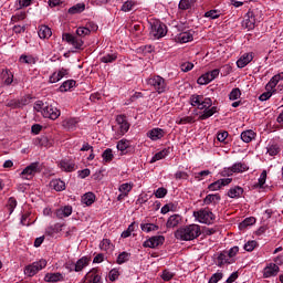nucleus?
Here are the masks:
<instances>
[{
  "instance_id": "nucleus-1",
  "label": "nucleus",
  "mask_w": 283,
  "mask_h": 283,
  "mask_svg": "<svg viewBox=\"0 0 283 283\" xmlns=\"http://www.w3.org/2000/svg\"><path fill=\"white\" fill-rule=\"evenodd\" d=\"M200 226L192 223L189 226H185L175 231V238L177 240H182L185 242H190L191 240H196V238H200L201 234Z\"/></svg>"
},
{
  "instance_id": "nucleus-2",
  "label": "nucleus",
  "mask_w": 283,
  "mask_h": 283,
  "mask_svg": "<svg viewBox=\"0 0 283 283\" xmlns=\"http://www.w3.org/2000/svg\"><path fill=\"white\" fill-rule=\"evenodd\" d=\"M33 109L40 112L43 118H50V120H56L61 116V111L54 104L43 103V101H36Z\"/></svg>"
},
{
  "instance_id": "nucleus-3",
  "label": "nucleus",
  "mask_w": 283,
  "mask_h": 283,
  "mask_svg": "<svg viewBox=\"0 0 283 283\" xmlns=\"http://www.w3.org/2000/svg\"><path fill=\"white\" fill-rule=\"evenodd\" d=\"M146 84L153 87L157 94H165L169 90L167 81L160 75H153L146 78Z\"/></svg>"
},
{
  "instance_id": "nucleus-4",
  "label": "nucleus",
  "mask_w": 283,
  "mask_h": 283,
  "mask_svg": "<svg viewBox=\"0 0 283 283\" xmlns=\"http://www.w3.org/2000/svg\"><path fill=\"white\" fill-rule=\"evenodd\" d=\"M150 36L155 40L167 36V25L160 22V20H153L150 22Z\"/></svg>"
},
{
  "instance_id": "nucleus-5",
  "label": "nucleus",
  "mask_w": 283,
  "mask_h": 283,
  "mask_svg": "<svg viewBox=\"0 0 283 283\" xmlns=\"http://www.w3.org/2000/svg\"><path fill=\"white\" fill-rule=\"evenodd\" d=\"M129 127H132V125L129 124L127 116H125V115L116 116V126L113 127V129H115V132H116L115 133L116 136H118V137L125 136L127 134V132H129Z\"/></svg>"
},
{
  "instance_id": "nucleus-6",
  "label": "nucleus",
  "mask_w": 283,
  "mask_h": 283,
  "mask_svg": "<svg viewBox=\"0 0 283 283\" xmlns=\"http://www.w3.org/2000/svg\"><path fill=\"white\" fill-rule=\"evenodd\" d=\"M193 218L197 220V222H200V224H211L216 220V214L206 208L195 211Z\"/></svg>"
},
{
  "instance_id": "nucleus-7",
  "label": "nucleus",
  "mask_w": 283,
  "mask_h": 283,
  "mask_svg": "<svg viewBox=\"0 0 283 283\" xmlns=\"http://www.w3.org/2000/svg\"><path fill=\"white\" fill-rule=\"evenodd\" d=\"M190 104L197 109H209L213 105V101L210 97H203L202 95H191Z\"/></svg>"
},
{
  "instance_id": "nucleus-8",
  "label": "nucleus",
  "mask_w": 283,
  "mask_h": 283,
  "mask_svg": "<svg viewBox=\"0 0 283 283\" xmlns=\"http://www.w3.org/2000/svg\"><path fill=\"white\" fill-rule=\"evenodd\" d=\"M235 255H238V249H230L229 251L223 250L214 259V264H217V266H224V264H231V262H233L231 258H235Z\"/></svg>"
},
{
  "instance_id": "nucleus-9",
  "label": "nucleus",
  "mask_w": 283,
  "mask_h": 283,
  "mask_svg": "<svg viewBox=\"0 0 283 283\" xmlns=\"http://www.w3.org/2000/svg\"><path fill=\"white\" fill-rule=\"evenodd\" d=\"M45 266H48V261L41 259L38 262L27 265L24 268V275H28V277H34V275H36L39 271L45 269Z\"/></svg>"
},
{
  "instance_id": "nucleus-10",
  "label": "nucleus",
  "mask_w": 283,
  "mask_h": 283,
  "mask_svg": "<svg viewBox=\"0 0 283 283\" xmlns=\"http://www.w3.org/2000/svg\"><path fill=\"white\" fill-rule=\"evenodd\" d=\"M40 171L39 163H32L22 170L21 178L22 180H32Z\"/></svg>"
},
{
  "instance_id": "nucleus-11",
  "label": "nucleus",
  "mask_w": 283,
  "mask_h": 283,
  "mask_svg": "<svg viewBox=\"0 0 283 283\" xmlns=\"http://www.w3.org/2000/svg\"><path fill=\"white\" fill-rule=\"evenodd\" d=\"M220 76V71L218 69H214L212 71H209L205 74H202L198 80L197 83L198 85H209L211 81H216Z\"/></svg>"
},
{
  "instance_id": "nucleus-12",
  "label": "nucleus",
  "mask_w": 283,
  "mask_h": 283,
  "mask_svg": "<svg viewBox=\"0 0 283 283\" xmlns=\"http://www.w3.org/2000/svg\"><path fill=\"white\" fill-rule=\"evenodd\" d=\"M63 41H66L70 45H72L75 50H83V39L76 38L70 33H64L62 35Z\"/></svg>"
},
{
  "instance_id": "nucleus-13",
  "label": "nucleus",
  "mask_w": 283,
  "mask_h": 283,
  "mask_svg": "<svg viewBox=\"0 0 283 283\" xmlns=\"http://www.w3.org/2000/svg\"><path fill=\"white\" fill-rule=\"evenodd\" d=\"M242 28L244 30L251 31L255 30V14L252 11H249L241 22Z\"/></svg>"
},
{
  "instance_id": "nucleus-14",
  "label": "nucleus",
  "mask_w": 283,
  "mask_h": 283,
  "mask_svg": "<svg viewBox=\"0 0 283 283\" xmlns=\"http://www.w3.org/2000/svg\"><path fill=\"white\" fill-rule=\"evenodd\" d=\"M165 244V237L164 235H155L150 239L146 240L143 247L148 249H156V247H163Z\"/></svg>"
},
{
  "instance_id": "nucleus-15",
  "label": "nucleus",
  "mask_w": 283,
  "mask_h": 283,
  "mask_svg": "<svg viewBox=\"0 0 283 283\" xmlns=\"http://www.w3.org/2000/svg\"><path fill=\"white\" fill-rule=\"evenodd\" d=\"M78 123H81L78 117H67L62 122V127L65 132H75L76 127H78Z\"/></svg>"
},
{
  "instance_id": "nucleus-16",
  "label": "nucleus",
  "mask_w": 283,
  "mask_h": 283,
  "mask_svg": "<svg viewBox=\"0 0 283 283\" xmlns=\"http://www.w3.org/2000/svg\"><path fill=\"white\" fill-rule=\"evenodd\" d=\"M83 283H103V279L101 277L98 270L93 269L86 273Z\"/></svg>"
},
{
  "instance_id": "nucleus-17",
  "label": "nucleus",
  "mask_w": 283,
  "mask_h": 283,
  "mask_svg": "<svg viewBox=\"0 0 283 283\" xmlns=\"http://www.w3.org/2000/svg\"><path fill=\"white\" fill-rule=\"evenodd\" d=\"M280 273V266L275 263H270L263 270V277H275Z\"/></svg>"
},
{
  "instance_id": "nucleus-18",
  "label": "nucleus",
  "mask_w": 283,
  "mask_h": 283,
  "mask_svg": "<svg viewBox=\"0 0 283 283\" xmlns=\"http://www.w3.org/2000/svg\"><path fill=\"white\" fill-rule=\"evenodd\" d=\"M232 179L231 178H223V179H219L214 182H212L208 189L210 191H218V189H220L221 187H227V185H231Z\"/></svg>"
},
{
  "instance_id": "nucleus-19",
  "label": "nucleus",
  "mask_w": 283,
  "mask_h": 283,
  "mask_svg": "<svg viewBox=\"0 0 283 283\" xmlns=\"http://www.w3.org/2000/svg\"><path fill=\"white\" fill-rule=\"evenodd\" d=\"M251 61H253V53H244L238 61L237 66L242 70V67H247Z\"/></svg>"
},
{
  "instance_id": "nucleus-20",
  "label": "nucleus",
  "mask_w": 283,
  "mask_h": 283,
  "mask_svg": "<svg viewBox=\"0 0 283 283\" xmlns=\"http://www.w3.org/2000/svg\"><path fill=\"white\" fill-rule=\"evenodd\" d=\"M176 41H178V43H189L191 41H193V31H186V32H181L176 36Z\"/></svg>"
},
{
  "instance_id": "nucleus-21",
  "label": "nucleus",
  "mask_w": 283,
  "mask_h": 283,
  "mask_svg": "<svg viewBox=\"0 0 283 283\" xmlns=\"http://www.w3.org/2000/svg\"><path fill=\"white\" fill-rule=\"evenodd\" d=\"M56 218L63 220V218H70L72 216V206H64L55 211Z\"/></svg>"
},
{
  "instance_id": "nucleus-22",
  "label": "nucleus",
  "mask_w": 283,
  "mask_h": 283,
  "mask_svg": "<svg viewBox=\"0 0 283 283\" xmlns=\"http://www.w3.org/2000/svg\"><path fill=\"white\" fill-rule=\"evenodd\" d=\"M180 222H182V217L180 214H172L168 218L166 227L167 229H176Z\"/></svg>"
},
{
  "instance_id": "nucleus-23",
  "label": "nucleus",
  "mask_w": 283,
  "mask_h": 283,
  "mask_svg": "<svg viewBox=\"0 0 283 283\" xmlns=\"http://www.w3.org/2000/svg\"><path fill=\"white\" fill-rule=\"evenodd\" d=\"M150 140H160L165 136V130L163 128H153L147 133Z\"/></svg>"
},
{
  "instance_id": "nucleus-24",
  "label": "nucleus",
  "mask_w": 283,
  "mask_h": 283,
  "mask_svg": "<svg viewBox=\"0 0 283 283\" xmlns=\"http://www.w3.org/2000/svg\"><path fill=\"white\" fill-rule=\"evenodd\" d=\"M171 154V148H164L163 150L158 151L154 155V157L150 159V163H158V160H163V158H167Z\"/></svg>"
},
{
  "instance_id": "nucleus-25",
  "label": "nucleus",
  "mask_w": 283,
  "mask_h": 283,
  "mask_svg": "<svg viewBox=\"0 0 283 283\" xmlns=\"http://www.w3.org/2000/svg\"><path fill=\"white\" fill-rule=\"evenodd\" d=\"M280 81H283V72L274 75L266 84V90H275Z\"/></svg>"
},
{
  "instance_id": "nucleus-26",
  "label": "nucleus",
  "mask_w": 283,
  "mask_h": 283,
  "mask_svg": "<svg viewBox=\"0 0 283 283\" xmlns=\"http://www.w3.org/2000/svg\"><path fill=\"white\" fill-rule=\"evenodd\" d=\"M38 34L40 39H50L52 36V29L45 24L40 25Z\"/></svg>"
},
{
  "instance_id": "nucleus-27",
  "label": "nucleus",
  "mask_w": 283,
  "mask_h": 283,
  "mask_svg": "<svg viewBox=\"0 0 283 283\" xmlns=\"http://www.w3.org/2000/svg\"><path fill=\"white\" fill-rule=\"evenodd\" d=\"M50 188L54 191H65V181L61 179H53L50 181Z\"/></svg>"
},
{
  "instance_id": "nucleus-28",
  "label": "nucleus",
  "mask_w": 283,
  "mask_h": 283,
  "mask_svg": "<svg viewBox=\"0 0 283 283\" xmlns=\"http://www.w3.org/2000/svg\"><path fill=\"white\" fill-rule=\"evenodd\" d=\"M60 167L63 171H74V169H76V165L74 164V161L70 160V159H63L60 163Z\"/></svg>"
},
{
  "instance_id": "nucleus-29",
  "label": "nucleus",
  "mask_w": 283,
  "mask_h": 283,
  "mask_svg": "<svg viewBox=\"0 0 283 283\" xmlns=\"http://www.w3.org/2000/svg\"><path fill=\"white\" fill-rule=\"evenodd\" d=\"M213 114H218V107L212 106L211 108H206L202 114L199 116V120H207V118H211Z\"/></svg>"
},
{
  "instance_id": "nucleus-30",
  "label": "nucleus",
  "mask_w": 283,
  "mask_h": 283,
  "mask_svg": "<svg viewBox=\"0 0 283 283\" xmlns=\"http://www.w3.org/2000/svg\"><path fill=\"white\" fill-rule=\"evenodd\" d=\"M1 78L4 85H12V82L14 81V75H12V72H10L9 70H2Z\"/></svg>"
},
{
  "instance_id": "nucleus-31",
  "label": "nucleus",
  "mask_w": 283,
  "mask_h": 283,
  "mask_svg": "<svg viewBox=\"0 0 283 283\" xmlns=\"http://www.w3.org/2000/svg\"><path fill=\"white\" fill-rule=\"evenodd\" d=\"M266 154H269V156H277V154H280V145L275 142H270L266 147Z\"/></svg>"
},
{
  "instance_id": "nucleus-32",
  "label": "nucleus",
  "mask_w": 283,
  "mask_h": 283,
  "mask_svg": "<svg viewBox=\"0 0 283 283\" xmlns=\"http://www.w3.org/2000/svg\"><path fill=\"white\" fill-rule=\"evenodd\" d=\"M92 261V258L90 256H83L80 260H77L76 264H75V271L78 273V271H83L84 266H87V264H90V262Z\"/></svg>"
},
{
  "instance_id": "nucleus-33",
  "label": "nucleus",
  "mask_w": 283,
  "mask_h": 283,
  "mask_svg": "<svg viewBox=\"0 0 283 283\" xmlns=\"http://www.w3.org/2000/svg\"><path fill=\"white\" fill-rule=\"evenodd\" d=\"M94 200H96V195H94L93 192H86L82 197V202L83 205H86V207L94 205Z\"/></svg>"
},
{
  "instance_id": "nucleus-34",
  "label": "nucleus",
  "mask_w": 283,
  "mask_h": 283,
  "mask_svg": "<svg viewBox=\"0 0 283 283\" xmlns=\"http://www.w3.org/2000/svg\"><path fill=\"white\" fill-rule=\"evenodd\" d=\"M44 280L45 282H61V280H63V274L61 273H48L45 276H44Z\"/></svg>"
},
{
  "instance_id": "nucleus-35",
  "label": "nucleus",
  "mask_w": 283,
  "mask_h": 283,
  "mask_svg": "<svg viewBox=\"0 0 283 283\" xmlns=\"http://www.w3.org/2000/svg\"><path fill=\"white\" fill-rule=\"evenodd\" d=\"M255 138V132L249 129L241 133V140L243 143H251Z\"/></svg>"
},
{
  "instance_id": "nucleus-36",
  "label": "nucleus",
  "mask_w": 283,
  "mask_h": 283,
  "mask_svg": "<svg viewBox=\"0 0 283 283\" xmlns=\"http://www.w3.org/2000/svg\"><path fill=\"white\" fill-rule=\"evenodd\" d=\"M138 229V223L132 222L126 230L122 232V238H130L132 233Z\"/></svg>"
},
{
  "instance_id": "nucleus-37",
  "label": "nucleus",
  "mask_w": 283,
  "mask_h": 283,
  "mask_svg": "<svg viewBox=\"0 0 283 283\" xmlns=\"http://www.w3.org/2000/svg\"><path fill=\"white\" fill-rule=\"evenodd\" d=\"M72 87H76V81L67 80L59 88L60 92H70Z\"/></svg>"
},
{
  "instance_id": "nucleus-38",
  "label": "nucleus",
  "mask_w": 283,
  "mask_h": 283,
  "mask_svg": "<svg viewBox=\"0 0 283 283\" xmlns=\"http://www.w3.org/2000/svg\"><path fill=\"white\" fill-rule=\"evenodd\" d=\"M242 193H244V189H242V187H238V186L234 188H231L228 191L229 198H240V196H242Z\"/></svg>"
},
{
  "instance_id": "nucleus-39",
  "label": "nucleus",
  "mask_w": 283,
  "mask_h": 283,
  "mask_svg": "<svg viewBox=\"0 0 283 283\" xmlns=\"http://www.w3.org/2000/svg\"><path fill=\"white\" fill-rule=\"evenodd\" d=\"M134 189V184L133 182H126L122 184L118 188L119 193H124L126 196H129V192Z\"/></svg>"
},
{
  "instance_id": "nucleus-40",
  "label": "nucleus",
  "mask_w": 283,
  "mask_h": 283,
  "mask_svg": "<svg viewBox=\"0 0 283 283\" xmlns=\"http://www.w3.org/2000/svg\"><path fill=\"white\" fill-rule=\"evenodd\" d=\"M85 11V3H77L69 9V14H81Z\"/></svg>"
},
{
  "instance_id": "nucleus-41",
  "label": "nucleus",
  "mask_w": 283,
  "mask_h": 283,
  "mask_svg": "<svg viewBox=\"0 0 283 283\" xmlns=\"http://www.w3.org/2000/svg\"><path fill=\"white\" fill-rule=\"evenodd\" d=\"M140 229L145 233H151V231H158L159 227L154 223H142Z\"/></svg>"
},
{
  "instance_id": "nucleus-42",
  "label": "nucleus",
  "mask_w": 283,
  "mask_h": 283,
  "mask_svg": "<svg viewBox=\"0 0 283 283\" xmlns=\"http://www.w3.org/2000/svg\"><path fill=\"white\" fill-rule=\"evenodd\" d=\"M232 169H233L234 174H242V172L249 170V166H247V164H244V163H235L232 166Z\"/></svg>"
},
{
  "instance_id": "nucleus-43",
  "label": "nucleus",
  "mask_w": 283,
  "mask_h": 283,
  "mask_svg": "<svg viewBox=\"0 0 283 283\" xmlns=\"http://www.w3.org/2000/svg\"><path fill=\"white\" fill-rule=\"evenodd\" d=\"M134 8H136V1L128 0L123 3L120 10H122V12H132V10H134Z\"/></svg>"
},
{
  "instance_id": "nucleus-44",
  "label": "nucleus",
  "mask_w": 283,
  "mask_h": 283,
  "mask_svg": "<svg viewBox=\"0 0 283 283\" xmlns=\"http://www.w3.org/2000/svg\"><path fill=\"white\" fill-rule=\"evenodd\" d=\"M205 205H213L216 202H220V195L216 193V195H208L205 199H203Z\"/></svg>"
},
{
  "instance_id": "nucleus-45",
  "label": "nucleus",
  "mask_w": 283,
  "mask_h": 283,
  "mask_svg": "<svg viewBox=\"0 0 283 283\" xmlns=\"http://www.w3.org/2000/svg\"><path fill=\"white\" fill-rule=\"evenodd\" d=\"M118 59L116 53H108L101 57V63H114Z\"/></svg>"
},
{
  "instance_id": "nucleus-46",
  "label": "nucleus",
  "mask_w": 283,
  "mask_h": 283,
  "mask_svg": "<svg viewBox=\"0 0 283 283\" xmlns=\"http://www.w3.org/2000/svg\"><path fill=\"white\" fill-rule=\"evenodd\" d=\"M132 258V253L129 252H122L117 256V264H125V262H129Z\"/></svg>"
},
{
  "instance_id": "nucleus-47",
  "label": "nucleus",
  "mask_w": 283,
  "mask_h": 283,
  "mask_svg": "<svg viewBox=\"0 0 283 283\" xmlns=\"http://www.w3.org/2000/svg\"><path fill=\"white\" fill-rule=\"evenodd\" d=\"M20 63H25L27 65H34L36 63V57L32 55H21Z\"/></svg>"
},
{
  "instance_id": "nucleus-48",
  "label": "nucleus",
  "mask_w": 283,
  "mask_h": 283,
  "mask_svg": "<svg viewBox=\"0 0 283 283\" xmlns=\"http://www.w3.org/2000/svg\"><path fill=\"white\" fill-rule=\"evenodd\" d=\"M17 199L14 197H10L8 199V202H7V208L9 209V213L10 216H12V213H14V209H17Z\"/></svg>"
},
{
  "instance_id": "nucleus-49",
  "label": "nucleus",
  "mask_w": 283,
  "mask_h": 283,
  "mask_svg": "<svg viewBox=\"0 0 283 283\" xmlns=\"http://www.w3.org/2000/svg\"><path fill=\"white\" fill-rule=\"evenodd\" d=\"M102 158L104 163H112L114 160V153L112 151V148H107L106 150L103 151Z\"/></svg>"
},
{
  "instance_id": "nucleus-50",
  "label": "nucleus",
  "mask_w": 283,
  "mask_h": 283,
  "mask_svg": "<svg viewBox=\"0 0 283 283\" xmlns=\"http://www.w3.org/2000/svg\"><path fill=\"white\" fill-rule=\"evenodd\" d=\"M196 3V0H180L179 10H189Z\"/></svg>"
},
{
  "instance_id": "nucleus-51",
  "label": "nucleus",
  "mask_w": 283,
  "mask_h": 283,
  "mask_svg": "<svg viewBox=\"0 0 283 283\" xmlns=\"http://www.w3.org/2000/svg\"><path fill=\"white\" fill-rule=\"evenodd\" d=\"M33 145H35L36 147H48V137L40 136L33 139Z\"/></svg>"
},
{
  "instance_id": "nucleus-52",
  "label": "nucleus",
  "mask_w": 283,
  "mask_h": 283,
  "mask_svg": "<svg viewBox=\"0 0 283 283\" xmlns=\"http://www.w3.org/2000/svg\"><path fill=\"white\" fill-rule=\"evenodd\" d=\"M129 145H130L129 140H127V139H120V140L117 143V149H118V151H122V153H123V151L129 149Z\"/></svg>"
},
{
  "instance_id": "nucleus-53",
  "label": "nucleus",
  "mask_w": 283,
  "mask_h": 283,
  "mask_svg": "<svg viewBox=\"0 0 283 283\" xmlns=\"http://www.w3.org/2000/svg\"><path fill=\"white\" fill-rule=\"evenodd\" d=\"M27 17L25 11H20L18 13H15L14 15H12L11 18V23H19V21H23Z\"/></svg>"
},
{
  "instance_id": "nucleus-54",
  "label": "nucleus",
  "mask_w": 283,
  "mask_h": 283,
  "mask_svg": "<svg viewBox=\"0 0 283 283\" xmlns=\"http://www.w3.org/2000/svg\"><path fill=\"white\" fill-rule=\"evenodd\" d=\"M191 123H193V117H191V116L178 117L176 119L177 125H189Z\"/></svg>"
},
{
  "instance_id": "nucleus-55",
  "label": "nucleus",
  "mask_w": 283,
  "mask_h": 283,
  "mask_svg": "<svg viewBox=\"0 0 283 283\" xmlns=\"http://www.w3.org/2000/svg\"><path fill=\"white\" fill-rule=\"evenodd\" d=\"M91 32L92 30H90L87 27H80L76 29L77 36H87L91 34Z\"/></svg>"
},
{
  "instance_id": "nucleus-56",
  "label": "nucleus",
  "mask_w": 283,
  "mask_h": 283,
  "mask_svg": "<svg viewBox=\"0 0 283 283\" xmlns=\"http://www.w3.org/2000/svg\"><path fill=\"white\" fill-rule=\"evenodd\" d=\"M252 224H255V218L250 217L244 219L239 227L240 229H244L245 227H252Z\"/></svg>"
},
{
  "instance_id": "nucleus-57",
  "label": "nucleus",
  "mask_w": 283,
  "mask_h": 283,
  "mask_svg": "<svg viewBox=\"0 0 283 283\" xmlns=\"http://www.w3.org/2000/svg\"><path fill=\"white\" fill-rule=\"evenodd\" d=\"M207 176H211V171L209 170H202L200 172H196L195 174V178L196 180H198L200 182V180H205V178H207Z\"/></svg>"
},
{
  "instance_id": "nucleus-58",
  "label": "nucleus",
  "mask_w": 283,
  "mask_h": 283,
  "mask_svg": "<svg viewBox=\"0 0 283 283\" xmlns=\"http://www.w3.org/2000/svg\"><path fill=\"white\" fill-rule=\"evenodd\" d=\"M242 95V93L240 92V88H233L230 94H229V98L230 101H238V98Z\"/></svg>"
},
{
  "instance_id": "nucleus-59",
  "label": "nucleus",
  "mask_w": 283,
  "mask_h": 283,
  "mask_svg": "<svg viewBox=\"0 0 283 283\" xmlns=\"http://www.w3.org/2000/svg\"><path fill=\"white\" fill-rule=\"evenodd\" d=\"M33 1H34V0H17L19 10L32 6V2H33Z\"/></svg>"
},
{
  "instance_id": "nucleus-60",
  "label": "nucleus",
  "mask_w": 283,
  "mask_h": 283,
  "mask_svg": "<svg viewBox=\"0 0 283 283\" xmlns=\"http://www.w3.org/2000/svg\"><path fill=\"white\" fill-rule=\"evenodd\" d=\"M180 70H181V72H191V70H193V63H191V62H184L180 65Z\"/></svg>"
},
{
  "instance_id": "nucleus-61",
  "label": "nucleus",
  "mask_w": 283,
  "mask_h": 283,
  "mask_svg": "<svg viewBox=\"0 0 283 283\" xmlns=\"http://www.w3.org/2000/svg\"><path fill=\"white\" fill-rule=\"evenodd\" d=\"M207 19H218L220 17V12L218 10H210L205 13Z\"/></svg>"
},
{
  "instance_id": "nucleus-62",
  "label": "nucleus",
  "mask_w": 283,
  "mask_h": 283,
  "mask_svg": "<svg viewBox=\"0 0 283 283\" xmlns=\"http://www.w3.org/2000/svg\"><path fill=\"white\" fill-rule=\"evenodd\" d=\"M222 277H223L222 272H217V273L212 274V276L209 280V283H218V282H220V280H222Z\"/></svg>"
},
{
  "instance_id": "nucleus-63",
  "label": "nucleus",
  "mask_w": 283,
  "mask_h": 283,
  "mask_svg": "<svg viewBox=\"0 0 283 283\" xmlns=\"http://www.w3.org/2000/svg\"><path fill=\"white\" fill-rule=\"evenodd\" d=\"M120 272H118V270L113 269L109 271L108 277L111 280V282H116V279L119 277Z\"/></svg>"
},
{
  "instance_id": "nucleus-64",
  "label": "nucleus",
  "mask_w": 283,
  "mask_h": 283,
  "mask_svg": "<svg viewBox=\"0 0 283 283\" xmlns=\"http://www.w3.org/2000/svg\"><path fill=\"white\" fill-rule=\"evenodd\" d=\"M155 196H156V198H165V196H167V189H165V188H158V189L155 191Z\"/></svg>"
}]
</instances>
